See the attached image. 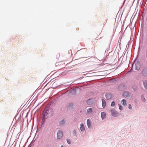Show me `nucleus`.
<instances>
[{
	"instance_id": "39448f33",
	"label": "nucleus",
	"mask_w": 147,
	"mask_h": 147,
	"mask_svg": "<svg viewBox=\"0 0 147 147\" xmlns=\"http://www.w3.org/2000/svg\"><path fill=\"white\" fill-rule=\"evenodd\" d=\"M91 121L89 119H88L87 120V123L88 127V128H92V125L91 124Z\"/></svg>"
},
{
	"instance_id": "dca6fc26",
	"label": "nucleus",
	"mask_w": 147,
	"mask_h": 147,
	"mask_svg": "<svg viewBox=\"0 0 147 147\" xmlns=\"http://www.w3.org/2000/svg\"><path fill=\"white\" fill-rule=\"evenodd\" d=\"M65 120L63 119L60 122V124L62 125H64L65 123Z\"/></svg>"
},
{
	"instance_id": "f3484780",
	"label": "nucleus",
	"mask_w": 147,
	"mask_h": 147,
	"mask_svg": "<svg viewBox=\"0 0 147 147\" xmlns=\"http://www.w3.org/2000/svg\"><path fill=\"white\" fill-rule=\"evenodd\" d=\"M115 102L114 101H113L111 104V106L113 107L115 106Z\"/></svg>"
},
{
	"instance_id": "20e7f679",
	"label": "nucleus",
	"mask_w": 147,
	"mask_h": 147,
	"mask_svg": "<svg viewBox=\"0 0 147 147\" xmlns=\"http://www.w3.org/2000/svg\"><path fill=\"white\" fill-rule=\"evenodd\" d=\"M122 95L127 98H129L131 96V94L128 92L126 91L124 92L122 94Z\"/></svg>"
},
{
	"instance_id": "6ab92c4d",
	"label": "nucleus",
	"mask_w": 147,
	"mask_h": 147,
	"mask_svg": "<svg viewBox=\"0 0 147 147\" xmlns=\"http://www.w3.org/2000/svg\"><path fill=\"white\" fill-rule=\"evenodd\" d=\"M72 133L74 135H76V131L75 130H73L72 131Z\"/></svg>"
},
{
	"instance_id": "7ed1b4c3",
	"label": "nucleus",
	"mask_w": 147,
	"mask_h": 147,
	"mask_svg": "<svg viewBox=\"0 0 147 147\" xmlns=\"http://www.w3.org/2000/svg\"><path fill=\"white\" fill-rule=\"evenodd\" d=\"M111 115L113 117H116L118 116L119 115L117 111H115L114 110H111Z\"/></svg>"
},
{
	"instance_id": "f257e3e1",
	"label": "nucleus",
	"mask_w": 147,
	"mask_h": 147,
	"mask_svg": "<svg viewBox=\"0 0 147 147\" xmlns=\"http://www.w3.org/2000/svg\"><path fill=\"white\" fill-rule=\"evenodd\" d=\"M64 63L62 62H58L56 63L55 65L56 66H58L59 68H62L64 67Z\"/></svg>"
},
{
	"instance_id": "aec40b11",
	"label": "nucleus",
	"mask_w": 147,
	"mask_h": 147,
	"mask_svg": "<svg viewBox=\"0 0 147 147\" xmlns=\"http://www.w3.org/2000/svg\"><path fill=\"white\" fill-rule=\"evenodd\" d=\"M119 109L120 110H121L123 109L122 107L120 105H119Z\"/></svg>"
},
{
	"instance_id": "9d476101",
	"label": "nucleus",
	"mask_w": 147,
	"mask_h": 147,
	"mask_svg": "<svg viewBox=\"0 0 147 147\" xmlns=\"http://www.w3.org/2000/svg\"><path fill=\"white\" fill-rule=\"evenodd\" d=\"M106 115L104 112H102L101 113V118L102 119H104L106 117Z\"/></svg>"
},
{
	"instance_id": "412c9836",
	"label": "nucleus",
	"mask_w": 147,
	"mask_h": 147,
	"mask_svg": "<svg viewBox=\"0 0 147 147\" xmlns=\"http://www.w3.org/2000/svg\"><path fill=\"white\" fill-rule=\"evenodd\" d=\"M128 108L130 109H132V107L130 104H129V105Z\"/></svg>"
},
{
	"instance_id": "ddd939ff",
	"label": "nucleus",
	"mask_w": 147,
	"mask_h": 147,
	"mask_svg": "<svg viewBox=\"0 0 147 147\" xmlns=\"http://www.w3.org/2000/svg\"><path fill=\"white\" fill-rule=\"evenodd\" d=\"M102 105L103 107H104L106 105V102L105 100L103 99H102Z\"/></svg>"
},
{
	"instance_id": "4468645a",
	"label": "nucleus",
	"mask_w": 147,
	"mask_h": 147,
	"mask_svg": "<svg viewBox=\"0 0 147 147\" xmlns=\"http://www.w3.org/2000/svg\"><path fill=\"white\" fill-rule=\"evenodd\" d=\"M121 102H122L123 105H126L127 103V102L125 99L122 100Z\"/></svg>"
},
{
	"instance_id": "2eb2a0df",
	"label": "nucleus",
	"mask_w": 147,
	"mask_h": 147,
	"mask_svg": "<svg viewBox=\"0 0 147 147\" xmlns=\"http://www.w3.org/2000/svg\"><path fill=\"white\" fill-rule=\"evenodd\" d=\"M92 111V109L91 108H89L87 110V113H90Z\"/></svg>"
},
{
	"instance_id": "0eeeda50",
	"label": "nucleus",
	"mask_w": 147,
	"mask_h": 147,
	"mask_svg": "<svg viewBox=\"0 0 147 147\" xmlns=\"http://www.w3.org/2000/svg\"><path fill=\"white\" fill-rule=\"evenodd\" d=\"M135 69L137 70H138L140 68V65L139 63H137L135 64Z\"/></svg>"
},
{
	"instance_id": "a211bd4d",
	"label": "nucleus",
	"mask_w": 147,
	"mask_h": 147,
	"mask_svg": "<svg viewBox=\"0 0 147 147\" xmlns=\"http://www.w3.org/2000/svg\"><path fill=\"white\" fill-rule=\"evenodd\" d=\"M67 142L68 144H70L71 143V142L70 140H69V139L68 140V139H67Z\"/></svg>"
},
{
	"instance_id": "1a4fd4ad",
	"label": "nucleus",
	"mask_w": 147,
	"mask_h": 147,
	"mask_svg": "<svg viewBox=\"0 0 147 147\" xmlns=\"http://www.w3.org/2000/svg\"><path fill=\"white\" fill-rule=\"evenodd\" d=\"M43 114L42 117L43 119H45L46 118L47 116L48 113L47 111H45L44 110L43 112Z\"/></svg>"
},
{
	"instance_id": "5701e85b",
	"label": "nucleus",
	"mask_w": 147,
	"mask_h": 147,
	"mask_svg": "<svg viewBox=\"0 0 147 147\" xmlns=\"http://www.w3.org/2000/svg\"><path fill=\"white\" fill-rule=\"evenodd\" d=\"M61 147H66V146H63L62 145V146H61Z\"/></svg>"
},
{
	"instance_id": "f8f14e48",
	"label": "nucleus",
	"mask_w": 147,
	"mask_h": 147,
	"mask_svg": "<svg viewBox=\"0 0 147 147\" xmlns=\"http://www.w3.org/2000/svg\"><path fill=\"white\" fill-rule=\"evenodd\" d=\"M143 84L144 88L147 89V81L145 80L143 81Z\"/></svg>"
},
{
	"instance_id": "423d86ee",
	"label": "nucleus",
	"mask_w": 147,
	"mask_h": 147,
	"mask_svg": "<svg viewBox=\"0 0 147 147\" xmlns=\"http://www.w3.org/2000/svg\"><path fill=\"white\" fill-rule=\"evenodd\" d=\"M80 129L81 131L83 133L85 131V128L83 124L82 123V124L80 125Z\"/></svg>"
},
{
	"instance_id": "f03ea898",
	"label": "nucleus",
	"mask_w": 147,
	"mask_h": 147,
	"mask_svg": "<svg viewBox=\"0 0 147 147\" xmlns=\"http://www.w3.org/2000/svg\"><path fill=\"white\" fill-rule=\"evenodd\" d=\"M63 136L62 132L61 130H59L57 134V138L58 139L61 138Z\"/></svg>"
},
{
	"instance_id": "6e6552de",
	"label": "nucleus",
	"mask_w": 147,
	"mask_h": 147,
	"mask_svg": "<svg viewBox=\"0 0 147 147\" xmlns=\"http://www.w3.org/2000/svg\"><path fill=\"white\" fill-rule=\"evenodd\" d=\"M105 96L107 99L109 100L112 98V96L111 94H105Z\"/></svg>"
},
{
	"instance_id": "4be33fe9",
	"label": "nucleus",
	"mask_w": 147,
	"mask_h": 147,
	"mask_svg": "<svg viewBox=\"0 0 147 147\" xmlns=\"http://www.w3.org/2000/svg\"><path fill=\"white\" fill-rule=\"evenodd\" d=\"M142 100H145V99L144 97L143 98H142Z\"/></svg>"
},
{
	"instance_id": "9b49d317",
	"label": "nucleus",
	"mask_w": 147,
	"mask_h": 147,
	"mask_svg": "<svg viewBox=\"0 0 147 147\" xmlns=\"http://www.w3.org/2000/svg\"><path fill=\"white\" fill-rule=\"evenodd\" d=\"M94 99H90L88 100L87 101V103L88 105H90L92 103V101Z\"/></svg>"
}]
</instances>
